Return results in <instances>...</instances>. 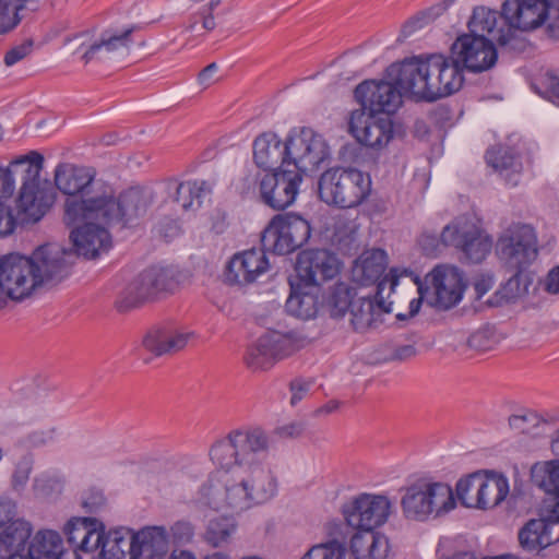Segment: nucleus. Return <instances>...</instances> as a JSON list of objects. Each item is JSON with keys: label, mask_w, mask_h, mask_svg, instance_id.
Segmentation results:
<instances>
[{"label": "nucleus", "mask_w": 559, "mask_h": 559, "mask_svg": "<svg viewBox=\"0 0 559 559\" xmlns=\"http://www.w3.org/2000/svg\"><path fill=\"white\" fill-rule=\"evenodd\" d=\"M86 167L61 164L55 170L56 187L70 198L64 203V219L97 218L119 223L146 214L151 201L139 188H130L118 195L114 189L94 179Z\"/></svg>", "instance_id": "obj_1"}, {"label": "nucleus", "mask_w": 559, "mask_h": 559, "mask_svg": "<svg viewBox=\"0 0 559 559\" xmlns=\"http://www.w3.org/2000/svg\"><path fill=\"white\" fill-rule=\"evenodd\" d=\"M277 481L265 463L211 476L199 490V502L214 510L241 512L271 500Z\"/></svg>", "instance_id": "obj_2"}, {"label": "nucleus", "mask_w": 559, "mask_h": 559, "mask_svg": "<svg viewBox=\"0 0 559 559\" xmlns=\"http://www.w3.org/2000/svg\"><path fill=\"white\" fill-rule=\"evenodd\" d=\"M271 439L261 427L234 429L216 440L209 450L214 465L228 473L235 468L264 463Z\"/></svg>", "instance_id": "obj_3"}, {"label": "nucleus", "mask_w": 559, "mask_h": 559, "mask_svg": "<svg viewBox=\"0 0 559 559\" xmlns=\"http://www.w3.org/2000/svg\"><path fill=\"white\" fill-rule=\"evenodd\" d=\"M181 284L180 272L170 266H151L139 273L122 289L116 301L120 311L175 294Z\"/></svg>", "instance_id": "obj_4"}, {"label": "nucleus", "mask_w": 559, "mask_h": 559, "mask_svg": "<svg viewBox=\"0 0 559 559\" xmlns=\"http://www.w3.org/2000/svg\"><path fill=\"white\" fill-rule=\"evenodd\" d=\"M370 192V177L355 168H332L324 171L319 180L320 199L340 209L360 205Z\"/></svg>", "instance_id": "obj_5"}, {"label": "nucleus", "mask_w": 559, "mask_h": 559, "mask_svg": "<svg viewBox=\"0 0 559 559\" xmlns=\"http://www.w3.org/2000/svg\"><path fill=\"white\" fill-rule=\"evenodd\" d=\"M401 507L407 519L425 521L454 509L455 499L449 485L421 478L406 488Z\"/></svg>", "instance_id": "obj_6"}, {"label": "nucleus", "mask_w": 559, "mask_h": 559, "mask_svg": "<svg viewBox=\"0 0 559 559\" xmlns=\"http://www.w3.org/2000/svg\"><path fill=\"white\" fill-rule=\"evenodd\" d=\"M308 341L295 331H267L248 347L243 357L247 367L253 371L270 369L276 361L299 352Z\"/></svg>", "instance_id": "obj_7"}, {"label": "nucleus", "mask_w": 559, "mask_h": 559, "mask_svg": "<svg viewBox=\"0 0 559 559\" xmlns=\"http://www.w3.org/2000/svg\"><path fill=\"white\" fill-rule=\"evenodd\" d=\"M310 235V224L300 215L277 214L264 229L261 242L264 249L284 255L302 247L309 240Z\"/></svg>", "instance_id": "obj_8"}, {"label": "nucleus", "mask_w": 559, "mask_h": 559, "mask_svg": "<svg viewBox=\"0 0 559 559\" xmlns=\"http://www.w3.org/2000/svg\"><path fill=\"white\" fill-rule=\"evenodd\" d=\"M425 284L418 286V293L428 306L437 310L455 307L465 290L463 273L452 265H437L426 275Z\"/></svg>", "instance_id": "obj_9"}, {"label": "nucleus", "mask_w": 559, "mask_h": 559, "mask_svg": "<svg viewBox=\"0 0 559 559\" xmlns=\"http://www.w3.org/2000/svg\"><path fill=\"white\" fill-rule=\"evenodd\" d=\"M146 214H141L135 218L119 223H106L97 218H78L75 221H67L68 224L82 225L74 228L70 234V239L74 247V258L82 255L86 259H94L102 252L107 251L111 247V235L109 228H127L131 227L143 218Z\"/></svg>", "instance_id": "obj_10"}, {"label": "nucleus", "mask_w": 559, "mask_h": 559, "mask_svg": "<svg viewBox=\"0 0 559 559\" xmlns=\"http://www.w3.org/2000/svg\"><path fill=\"white\" fill-rule=\"evenodd\" d=\"M497 252L508 267L523 271L538 255L537 236L534 228L526 224L510 226L499 237Z\"/></svg>", "instance_id": "obj_11"}, {"label": "nucleus", "mask_w": 559, "mask_h": 559, "mask_svg": "<svg viewBox=\"0 0 559 559\" xmlns=\"http://www.w3.org/2000/svg\"><path fill=\"white\" fill-rule=\"evenodd\" d=\"M26 259L32 264L38 287L52 286L69 276L74 253L58 243H46L36 248Z\"/></svg>", "instance_id": "obj_12"}, {"label": "nucleus", "mask_w": 559, "mask_h": 559, "mask_svg": "<svg viewBox=\"0 0 559 559\" xmlns=\"http://www.w3.org/2000/svg\"><path fill=\"white\" fill-rule=\"evenodd\" d=\"M287 167L300 171V176L313 173L329 157V147L323 138L309 128H302L287 140Z\"/></svg>", "instance_id": "obj_13"}, {"label": "nucleus", "mask_w": 559, "mask_h": 559, "mask_svg": "<svg viewBox=\"0 0 559 559\" xmlns=\"http://www.w3.org/2000/svg\"><path fill=\"white\" fill-rule=\"evenodd\" d=\"M392 511V502L384 495L360 493L343 509L346 523L358 531L370 532L383 525Z\"/></svg>", "instance_id": "obj_14"}, {"label": "nucleus", "mask_w": 559, "mask_h": 559, "mask_svg": "<svg viewBox=\"0 0 559 559\" xmlns=\"http://www.w3.org/2000/svg\"><path fill=\"white\" fill-rule=\"evenodd\" d=\"M26 255L10 253L0 258V289L3 300L21 301L38 287Z\"/></svg>", "instance_id": "obj_15"}, {"label": "nucleus", "mask_w": 559, "mask_h": 559, "mask_svg": "<svg viewBox=\"0 0 559 559\" xmlns=\"http://www.w3.org/2000/svg\"><path fill=\"white\" fill-rule=\"evenodd\" d=\"M301 182L300 171L292 168L267 173L259 185L261 200L273 210H285L296 201Z\"/></svg>", "instance_id": "obj_16"}, {"label": "nucleus", "mask_w": 559, "mask_h": 559, "mask_svg": "<svg viewBox=\"0 0 559 559\" xmlns=\"http://www.w3.org/2000/svg\"><path fill=\"white\" fill-rule=\"evenodd\" d=\"M451 55L465 70L479 73L497 62V50L491 39L483 35L464 34L451 46Z\"/></svg>", "instance_id": "obj_17"}, {"label": "nucleus", "mask_w": 559, "mask_h": 559, "mask_svg": "<svg viewBox=\"0 0 559 559\" xmlns=\"http://www.w3.org/2000/svg\"><path fill=\"white\" fill-rule=\"evenodd\" d=\"M388 266V255L382 249H370L364 251L354 262L352 269V276L354 282L369 286L377 284V295H382L386 285H390V290H393L399 283L402 273L393 267L389 274L383 276Z\"/></svg>", "instance_id": "obj_18"}, {"label": "nucleus", "mask_w": 559, "mask_h": 559, "mask_svg": "<svg viewBox=\"0 0 559 559\" xmlns=\"http://www.w3.org/2000/svg\"><path fill=\"white\" fill-rule=\"evenodd\" d=\"M349 133L361 144L371 148L385 146L393 138V122L389 116L355 109L349 115Z\"/></svg>", "instance_id": "obj_19"}, {"label": "nucleus", "mask_w": 559, "mask_h": 559, "mask_svg": "<svg viewBox=\"0 0 559 559\" xmlns=\"http://www.w3.org/2000/svg\"><path fill=\"white\" fill-rule=\"evenodd\" d=\"M431 56L426 59L414 57L401 63L391 64L386 74L401 88L403 95L425 99L427 95V78L431 71Z\"/></svg>", "instance_id": "obj_20"}, {"label": "nucleus", "mask_w": 559, "mask_h": 559, "mask_svg": "<svg viewBox=\"0 0 559 559\" xmlns=\"http://www.w3.org/2000/svg\"><path fill=\"white\" fill-rule=\"evenodd\" d=\"M403 93L395 81H365L355 88L360 109L371 112L394 114L402 104Z\"/></svg>", "instance_id": "obj_21"}, {"label": "nucleus", "mask_w": 559, "mask_h": 559, "mask_svg": "<svg viewBox=\"0 0 559 559\" xmlns=\"http://www.w3.org/2000/svg\"><path fill=\"white\" fill-rule=\"evenodd\" d=\"M295 270L297 281L320 287L322 282L337 275L340 261L328 250H306L298 254Z\"/></svg>", "instance_id": "obj_22"}, {"label": "nucleus", "mask_w": 559, "mask_h": 559, "mask_svg": "<svg viewBox=\"0 0 559 559\" xmlns=\"http://www.w3.org/2000/svg\"><path fill=\"white\" fill-rule=\"evenodd\" d=\"M466 487L475 489V497L466 500L474 509L489 510L499 506L509 493V481L502 474L477 471Z\"/></svg>", "instance_id": "obj_23"}, {"label": "nucleus", "mask_w": 559, "mask_h": 559, "mask_svg": "<svg viewBox=\"0 0 559 559\" xmlns=\"http://www.w3.org/2000/svg\"><path fill=\"white\" fill-rule=\"evenodd\" d=\"M549 0H506L501 15L511 29L531 31L540 26L548 16Z\"/></svg>", "instance_id": "obj_24"}, {"label": "nucleus", "mask_w": 559, "mask_h": 559, "mask_svg": "<svg viewBox=\"0 0 559 559\" xmlns=\"http://www.w3.org/2000/svg\"><path fill=\"white\" fill-rule=\"evenodd\" d=\"M134 27H129L121 33H112L110 31L104 32L99 38L94 39L91 32H82L76 34L73 38H69L68 41H75L78 49H84L81 60L84 64H87L95 60H100L102 52H112L120 48L128 47L131 43V35Z\"/></svg>", "instance_id": "obj_25"}, {"label": "nucleus", "mask_w": 559, "mask_h": 559, "mask_svg": "<svg viewBox=\"0 0 559 559\" xmlns=\"http://www.w3.org/2000/svg\"><path fill=\"white\" fill-rule=\"evenodd\" d=\"M269 269L264 250L250 249L235 254L227 265L226 280L231 284L246 285L253 283L257 277Z\"/></svg>", "instance_id": "obj_26"}, {"label": "nucleus", "mask_w": 559, "mask_h": 559, "mask_svg": "<svg viewBox=\"0 0 559 559\" xmlns=\"http://www.w3.org/2000/svg\"><path fill=\"white\" fill-rule=\"evenodd\" d=\"M253 160L259 168L278 170L288 168L287 141L274 132H264L253 141Z\"/></svg>", "instance_id": "obj_27"}, {"label": "nucleus", "mask_w": 559, "mask_h": 559, "mask_svg": "<svg viewBox=\"0 0 559 559\" xmlns=\"http://www.w3.org/2000/svg\"><path fill=\"white\" fill-rule=\"evenodd\" d=\"M485 159L507 185L515 187L520 182L523 164L520 154L510 146L496 145L487 150Z\"/></svg>", "instance_id": "obj_28"}, {"label": "nucleus", "mask_w": 559, "mask_h": 559, "mask_svg": "<svg viewBox=\"0 0 559 559\" xmlns=\"http://www.w3.org/2000/svg\"><path fill=\"white\" fill-rule=\"evenodd\" d=\"M290 295L286 300V311L301 320L313 319L319 310L320 287L290 281Z\"/></svg>", "instance_id": "obj_29"}, {"label": "nucleus", "mask_w": 559, "mask_h": 559, "mask_svg": "<svg viewBox=\"0 0 559 559\" xmlns=\"http://www.w3.org/2000/svg\"><path fill=\"white\" fill-rule=\"evenodd\" d=\"M193 337L191 332H182L171 328H155L143 338V346L156 356L173 355L183 349Z\"/></svg>", "instance_id": "obj_30"}, {"label": "nucleus", "mask_w": 559, "mask_h": 559, "mask_svg": "<svg viewBox=\"0 0 559 559\" xmlns=\"http://www.w3.org/2000/svg\"><path fill=\"white\" fill-rule=\"evenodd\" d=\"M133 557L157 559L167 551L168 533L164 526L144 527L133 533Z\"/></svg>", "instance_id": "obj_31"}, {"label": "nucleus", "mask_w": 559, "mask_h": 559, "mask_svg": "<svg viewBox=\"0 0 559 559\" xmlns=\"http://www.w3.org/2000/svg\"><path fill=\"white\" fill-rule=\"evenodd\" d=\"M391 312L381 302H376L369 297H357L352 304L349 322L357 332H365L382 322V314Z\"/></svg>", "instance_id": "obj_32"}, {"label": "nucleus", "mask_w": 559, "mask_h": 559, "mask_svg": "<svg viewBox=\"0 0 559 559\" xmlns=\"http://www.w3.org/2000/svg\"><path fill=\"white\" fill-rule=\"evenodd\" d=\"M431 73L440 75L443 95L448 96L457 92L464 82L463 67L456 62L454 57H444L443 55H431Z\"/></svg>", "instance_id": "obj_33"}, {"label": "nucleus", "mask_w": 559, "mask_h": 559, "mask_svg": "<svg viewBox=\"0 0 559 559\" xmlns=\"http://www.w3.org/2000/svg\"><path fill=\"white\" fill-rule=\"evenodd\" d=\"M498 20V12L490 10L486 7H477L474 9L473 14L468 21L469 33L475 35H491L492 38L497 39L500 46H507L511 43L512 36L504 34L502 31H495Z\"/></svg>", "instance_id": "obj_34"}, {"label": "nucleus", "mask_w": 559, "mask_h": 559, "mask_svg": "<svg viewBox=\"0 0 559 559\" xmlns=\"http://www.w3.org/2000/svg\"><path fill=\"white\" fill-rule=\"evenodd\" d=\"M25 555L28 559H61L63 555L62 538L55 531H39L32 539Z\"/></svg>", "instance_id": "obj_35"}, {"label": "nucleus", "mask_w": 559, "mask_h": 559, "mask_svg": "<svg viewBox=\"0 0 559 559\" xmlns=\"http://www.w3.org/2000/svg\"><path fill=\"white\" fill-rule=\"evenodd\" d=\"M133 533L115 530L107 533L100 550L102 559H135Z\"/></svg>", "instance_id": "obj_36"}, {"label": "nucleus", "mask_w": 559, "mask_h": 559, "mask_svg": "<svg viewBox=\"0 0 559 559\" xmlns=\"http://www.w3.org/2000/svg\"><path fill=\"white\" fill-rule=\"evenodd\" d=\"M531 480L545 493L559 495V459L534 463Z\"/></svg>", "instance_id": "obj_37"}, {"label": "nucleus", "mask_w": 559, "mask_h": 559, "mask_svg": "<svg viewBox=\"0 0 559 559\" xmlns=\"http://www.w3.org/2000/svg\"><path fill=\"white\" fill-rule=\"evenodd\" d=\"M521 546L528 551H538L551 544L548 523L544 519L530 520L519 533Z\"/></svg>", "instance_id": "obj_38"}, {"label": "nucleus", "mask_w": 559, "mask_h": 559, "mask_svg": "<svg viewBox=\"0 0 559 559\" xmlns=\"http://www.w3.org/2000/svg\"><path fill=\"white\" fill-rule=\"evenodd\" d=\"M477 224L468 216H459L448 224L441 233V241L445 246L461 249L471 237L477 235Z\"/></svg>", "instance_id": "obj_39"}, {"label": "nucleus", "mask_w": 559, "mask_h": 559, "mask_svg": "<svg viewBox=\"0 0 559 559\" xmlns=\"http://www.w3.org/2000/svg\"><path fill=\"white\" fill-rule=\"evenodd\" d=\"M32 527L24 520H14L5 526L0 534V542L4 546L9 556L11 554H25V543L29 538Z\"/></svg>", "instance_id": "obj_40"}, {"label": "nucleus", "mask_w": 559, "mask_h": 559, "mask_svg": "<svg viewBox=\"0 0 559 559\" xmlns=\"http://www.w3.org/2000/svg\"><path fill=\"white\" fill-rule=\"evenodd\" d=\"M353 289L344 283L335 284L328 297L326 308L332 318H342L347 311H350L352 304L355 301Z\"/></svg>", "instance_id": "obj_41"}, {"label": "nucleus", "mask_w": 559, "mask_h": 559, "mask_svg": "<svg viewBox=\"0 0 559 559\" xmlns=\"http://www.w3.org/2000/svg\"><path fill=\"white\" fill-rule=\"evenodd\" d=\"M236 530V524L233 518L216 516L209 521L205 530V539L214 547H218L226 543Z\"/></svg>", "instance_id": "obj_42"}, {"label": "nucleus", "mask_w": 559, "mask_h": 559, "mask_svg": "<svg viewBox=\"0 0 559 559\" xmlns=\"http://www.w3.org/2000/svg\"><path fill=\"white\" fill-rule=\"evenodd\" d=\"M492 247V239L486 235L480 228L477 235H474L460 249L465 259L472 263H480L485 260Z\"/></svg>", "instance_id": "obj_43"}, {"label": "nucleus", "mask_w": 559, "mask_h": 559, "mask_svg": "<svg viewBox=\"0 0 559 559\" xmlns=\"http://www.w3.org/2000/svg\"><path fill=\"white\" fill-rule=\"evenodd\" d=\"M25 4V0H0V34L11 32L21 23Z\"/></svg>", "instance_id": "obj_44"}, {"label": "nucleus", "mask_w": 559, "mask_h": 559, "mask_svg": "<svg viewBox=\"0 0 559 559\" xmlns=\"http://www.w3.org/2000/svg\"><path fill=\"white\" fill-rule=\"evenodd\" d=\"M92 519H73L70 520L64 526V534L70 545L74 548L84 551L88 545V539L95 537L90 534V524Z\"/></svg>", "instance_id": "obj_45"}, {"label": "nucleus", "mask_w": 559, "mask_h": 559, "mask_svg": "<svg viewBox=\"0 0 559 559\" xmlns=\"http://www.w3.org/2000/svg\"><path fill=\"white\" fill-rule=\"evenodd\" d=\"M509 425L512 429L523 433H538L542 426L547 425V420L534 411L527 409L521 414H514L509 417Z\"/></svg>", "instance_id": "obj_46"}, {"label": "nucleus", "mask_w": 559, "mask_h": 559, "mask_svg": "<svg viewBox=\"0 0 559 559\" xmlns=\"http://www.w3.org/2000/svg\"><path fill=\"white\" fill-rule=\"evenodd\" d=\"M345 547L337 540L312 546L301 559H345Z\"/></svg>", "instance_id": "obj_47"}, {"label": "nucleus", "mask_w": 559, "mask_h": 559, "mask_svg": "<svg viewBox=\"0 0 559 559\" xmlns=\"http://www.w3.org/2000/svg\"><path fill=\"white\" fill-rule=\"evenodd\" d=\"M33 464L34 460L29 454L22 456L21 460L15 464L11 477V485L15 491H22L26 487L33 469Z\"/></svg>", "instance_id": "obj_48"}, {"label": "nucleus", "mask_w": 559, "mask_h": 559, "mask_svg": "<svg viewBox=\"0 0 559 559\" xmlns=\"http://www.w3.org/2000/svg\"><path fill=\"white\" fill-rule=\"evenodd\" d=\"M515 273L501 287L499 294L507 301H512L527 292V283L524 282L522 271L514 270Z\"/></svg>", "instance_id": "obj_49"}, {"label": "nucleus", "mask_w": 559, "mask_h": 559, "mask_svg": "<svg viewBox=\"0 0 559 559\" xmlns=\"http://www.w3.org/2000/svg\"><path fill=\"white\" fill-rule=\"evenodd\" d=\"M367 559H385L389 554L388 538L373 531L369 532V546Z\"/></svg>", "instance_id": "obj_50"}, {"label": "nucleus", "mask_w": 559, "mask_h": 559, "mask_svg": "<svg viewBox=\"0 0 559 559\" xmlns=\"http://www.w3.org/2000/svg\"><path fill=\"white\" fill-rule=\"evenodd\" d=\"M33 40L26 39L22 44L12 47L4 55V63L8 67H12L19 61L23 60L33 51Z\"/></svg>", "instance_id": "obj_51"}, {"label": "nucleus", "mask_w": 559, "mask_h": 559, "mask_svg": "<svg viewBox=\"0 0 559 559\" xmlns=\"http://www.w3.org/2000/svg\"><path fill=\"white\" fill-rule=\"evenodd\" d=\"M188 186H190L191 191L197 200V205L200 206L202 199L210 195L213 191V188L216 185V179H195L186 181Z\"/></svg>", "instance_id": "obj_52"}, {"label": "nucleus", "mask_w": 559, "mask_h": 559, "mask_svg": "<svg viewBox=\"0 0 559 559\" xmlns=\"http://www.w3.org/2000/svg\"><path fill=\"white\" fill-rule=\"evenodd\" d=\"M369 546V532L360 531L350 539V550L356 559H367Z\"/></svg>", "instance_id": "obj_53"}, {"label": "nucleus", "mask_w": 559, "mask_h": 559, "mask_svg": "<svg viewBox=\"0 0 559 559\" xmlns=\"http://www.w3.org/2000/svg\"><path fill=\"white\" fill-rule=\"evenodd\" d=\"M90 534L94 535L95 537H91L88 539V545L84 548L85 552H92L100 548L103 549L104 539L106 538L105 532H104V525L98 522L95 519H92L90 524Z\"/></svg>", "instance_id": "obj_54"}, {"label": "nucleus", "mask_w": 559, "mask_h": 559, "mask_svg": "<svg viewBox=\"0 0 559 559\" xmlns=\"http://www.w3.org/2000/svg\"><path fill=\"white\" fill-rule=\"evenodd\" d=\"M175 200L185 211L195 210L199 207L193 192L186 181L177 186Z\"/></svg>", "instance_id": "obj_55"}, {"label": "nucleus", "mask_w": 559, "mask_h": 559, "mask_svg": "<svg viewBox=\"0 0 559 559\" xmlns=\"http://www.w3.org/2000/svg\"><path fill=\"white\" fill-rule=\"evenodd\" d=\"M17 224V214L14 216L11 210L0 202V237L11 235Z\"/></svg>", "instance_id": "obj_56"}, {"label": "nucleus", "mask_w": 559, "mask_h": 559, "mask_svg": "<svg viewBox=\"0 0 559 559\" xmlns=\"http://www.w3.org/2000/svg\"><path fill=\"white\" fill-rule=\"evenodd\" d=\"M170 534L178 543L190 542L194 535V527L190 522L180 520L171 525Z\"/></svg>", "instance_id": "obj_57"}, {"label": "nucleus", "mask_w": 559, "mask_h": 559, "mask_svg": "<svg viewBox=\"0 0 559 559\" xmlns=\"http://www.w3.org/2000/svg\"><path fill=\"white\" fill-rule=\"evenodd\" d=\"M53 429L36 430L27 435L23 443L29 448H39L50 443L53 440Z\"/></svg>", "instance_id": "obj_58"}, {"label": "nucleus", "mask_w": 559, "mask_h": 559, "mask_svg": "<svg viewBox=\"0 0 559 559\" xmlns=\"http://www.w3.org/2000/svg\"><path fill=\"white\" fill-rule=\"evenodd\" d=\"M548 496L544 501L543 519L547 523H559V493Z\"/></svg>", "instance_id": "obj_59"}, {"label": "nucleus", "mask_w": 559, "mask_h": 559, "mask_svg": "<svg viewBox=\"0 0 559 559\" xmlns=\"http://www.w3.org/2000/svg\"><path fill=\"white\" fill-rule=\"evenodd\" d=\"M543 84L545 97L559 106V76L547 73Z\"/></svg>", "instance_id": "obj_60"}, {"label": "nucleus", "mask_w": 559, "mask_h": 559, "mask_svg": "<svg viewBox=\"0 0 559 559\" xmlns=\"http://www.w3.org/2000/svg\"><path fill=\"white\" fill-rule=\"evenodd\" d=\"M427 85L428 88L426 100L432 102L444 97L440 75H438L435 71L433 73L430 72L429 76L427 78Z\"/></svg>", "instance_id": "obj_61"}, {"label": "nucleus", "mask_w": 559, "mask_h": 559, "mask_svg": "<svg viewBox=\"0 0 559 559\" xmlns=\"http://www.w3.org/2000/svg\"><path fill=\"white\" fill-rule=\"evenodd\" d=\"M311 382L304 381L300 379H296L290 382V391H292V397H290V404L295 406L297 403H299L302 399L307 396V394L310 391Z\"/></svg>", "instance_id": "obj_62"}, {"label": "nucleus", "mask_w": 559, "mask_h": 559, "mask_svg": "<svg viewBox=\"0 0 559 559\" xmlns=\"http://www.w3.org/2000/svg\"><path fill=\"white\" fill-rule=\"evenodd\" d=\"M472 477L473 473L459 479V481L456 483V497L460 500V502L466 508H472V506H469L466 499L468 497H475V489L469 488V486H464L469 483Z\"/></svg>", "instance_id": "obj_63"}, {"label": "nucleus", "mask_w": 559, "mask_h": 559, "mask_svg": "<svg viewBox=\"0 0 559 559\" xmlns=\"http://www.w3.org/2000/svg\"><path fill=\"white\" fill-rule=\"evenodd\" d=\"M15 509L16 506L11 499L0 496V527L13 520Z\"/></svg>", "instance_id": "obj_64"}]
</instances>
